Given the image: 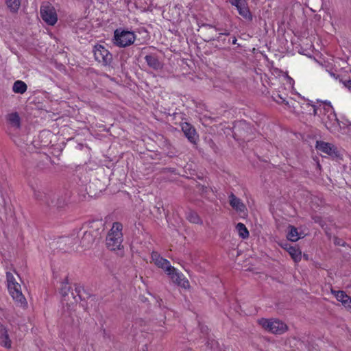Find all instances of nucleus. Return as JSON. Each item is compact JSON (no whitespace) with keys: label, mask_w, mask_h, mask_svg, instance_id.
Here are the masks:
<instances>
[{"label":"nucleus","mask_w":351,"mask_h":351,"mask_svg":"<svg viewBox=\"0 0 351 351\" xmlns=\"http://www.w3.org/2000/svg\"><path fill=\"white\" fill-rule=\"evenodd\" d=\"M123 226L121 223L114 222L106 238V245L108 250L111 251L119 250V255L122 256L123 252L121 250L123 247Z\"/></svg>","instance_id":"nucleus-1"},{"label":"nucleus","mask_w":351,"mask_h":351,"mask_svg":"<svg viewBox=\"0 0 351 351\" xmlns=\"http://www.w3.org/2000/svg\"><path fill=\"white\" fill-rule=\"evenodd\" d=\"M99 235L100 232L99 229H95L92 227L87 230H85V228H82L79 231H76V238L78 239V245L84 250L90 248Z\"/></svg>","instance_id":"nucleus-2"},{"label":"nucleus","mask_w":351,"mask_h":351,"mask_svg":"<svg viewBox=\"0 0 351 351\" xmlns=\"http://www.w3.org/2000/svg\"><path fill=\"white\" fill-rule=\"evenodd\" d=\"M258 323L265 330L273 334L281 335L288 330L287 325L278 319L261 318L258 320Z\"/></svg>","instance_id":"nucleus-3"},{"label":"nucleus","mask_w":351,"mask_h":351,"mask_svg":"<svg viewBox=\"0 0 351 351\" xmlns=\"http://www.w3.org/2000/svg\"><path fill=\"white\" fill-rule=\"evenodd\" d=\"M136 36L133 32L116 29L114 32V44L119 47H126L134 43Z\"/></svg>","instance_id":"nucleus-4"},{"label":"nucleus","mask_w":351,"mask_h":351,"mask_svg":"<svg viewBox=\"0 0 351 351\" xmlns=\"http://www.w3.org/2000/svg\"><path fill=\"white\" fill-rule=\"evenodd\" d=\"M325 111L326 113L322 118V123L330 132H339L341 126L339 121L337 119V114L333 110L332 107L329 106L327 109H325Z\"/></svg>","instance_id":"nucleus-5"},{"label":"nucleus","mask_w":351,"mask_h":351,"mask_svg":"<svg viewBox=\"0 0 351 351\" xmlns=\"http://www.w3.org/2000/svg\"><path fill=\"white\" fill-rule=\"evenodd\" d=\"M95 60L103 66H109L112 61V55L101 45H95L93 49Z\"/></svg>","instance_id":"nucleus-6"},{"label":"nucleus","mask_w":351,"mask_h":351,"mask_svg":"<svg viewBox=\"0 0 351 351\" xmlns=\"http://www.w3.org/2000/svg\"><path fill=\"white\" fill-rule=\"evenodd\" d=\"M40 16L49 25H55L58 21L55 8L48 2L43 3L40 6Z\"/></svg>","instance_id":"nucleus-7"},{"label":"nucleus","mask_w":351,"mask_h":351,"mask_svg":"<svg viewBox=\"0 0 351 351\" xmlns=\"http://www.w3.org/2000/svg\"><path fill=\"white\" fill-rule=\"evenodd\" d=\"M9 293L12 296L15 304L18 306L25 308L27 305V300L21 291V287L19 283L11 284L8 287Z\"/></svg>","instance_id":"nucleus-8"},{"label":"nucleus","mask_w":351,"mask_h":351,"mask_svg":"<svg viewBox=\"0 0 351 351\" xmlns=\"http://www.w3.org/2000/svg\"><path fill=\"white\" fill-rule=\"evenodd\" d=\"M152 259L156 265L165 269L167 273L175 270V268L170 265L169 261L161 257L156 252H153L152 253Z\"/></svg>","instance_id":"nucleus-9"},{"label":"nucleus","mask_w":351,"mask_h":351,"mask_svg":"<svg viewBox=\"0 0 351 351\" xmlns=\"http://www.w3.org/2000/svg\"><path fill=\"white\" fill-rule=\"evenodd\" d=\"M316 148L332 157L338 158L339 156L337 147L331 143L317 141Z\"/></svg>","instance_id":"nucleus-10"},{"label":"nucleus","mask_w":351,"mask_h":351,"mask_svg":"<svg viewBox=\"0 0 351 351\" xmlns=\"http://www.w3.org/2000/svg\"><path fill=\"white\" fill-rule=\"evenodd\" d=\"M182 130L188 140L195 143L198 139V135L194 127L189 123L184 122L181 125Z\"/></svg>","instance_id":"nucleus-11"},{"label":"nucleus","mask_w":351,"mask_h":351,"mask_svg":"<svg viewBox=\"0 0 351 351\" xmlns=\"http://www.w3.org/2000/svg\"><path fill=\"white\" fill-rule=\"evenodd\" d=\"M202 33L204 36V40L207 42H210L212 40H215L216 32L219 31L220 29L216 27H214L210 24H203L202 25Z\"/></svg>","instance_id":"nucleus-12"},{"label":"nucleus","mask_w":351,"mask_h":351,"mask_svg":"<svg viewBox=\"0 0 351 351\" xmlns=\"http://www.w3.org/2000/svg\"><path fill=\"white\" fill-rule=\"evenodd\" d=\"M173 282L178 285L186 289L189 287V280L184 276L182 273H178L176 270L171 271L168 273Z\"/></svg>","instance_id":"nucleus-13"},{"label":"nucleus","mask_w":351,"mask_h":351,"mask_svg":"<svg viewBox=\"0 0 351 351\" xmlns=\"http://www.w3.org/2000/svg\"><path fill=\"white\" fill-rule=\"evenodd\" d=\"M145 60L149 67L154 70H160L163 67V64L159 60L158 56L155 53L147 54L145 56Z\"/></svg>","instance_id":"nucleus-14"},{"label":"nucleus","mask_w":351,"mask_h":351,"mask_svg":"<svg viewBox=\"0 0 351 351\" xmlns=\"http://www.w3.org/2000/svg\"><path fill=\"white\" fill-rule=\"evenodd\" d=\"M6 121L14 130H19L21 128V118L16 112L8 114L6 115Z\"/></svg>","instance_id":"nucleus-15"},{"label":"nucleus","mask_w":351,"mask_h":351,"mask_svg":"<svg viewBox=\"0 0 351 351\" xmlns=\"http://www.w3.org/2000/svg\"><path fill=\"white\" fill-rule=\"evenodd\" d=\"M0 346L7 349L12 347V341L8 335V330L2 325H0Z\"/></svg>","instance_id":"nucleus-16"},{"label":"nucleus","mask_w":351,"mask_h":351,"mask_svg":"<svg viewBox=\"0 0 351 351\" xmlns=\"http://www.w3.org/2000/svg\"><path fill=\"white\" fill-rule=\"evenodd\" d=\"M34 195L36 199L47 206H51L53 203V199H51V197L43 191L34 190Z\"/></svg>","instance_id":"nucleus-17"},{"label":"nucleus","mask_w":351,"mask_h":351,"mask_svg":"<svg viewBox=\"0 0 351 351\" xmlns=\"http://www.w3.org/2000/svg\"><path fill=\"white\" fill-rule=\"evenodd\" d=\"M229 203L232 208L237 212L242 213L245 210V206L241 199L236 197L232 193L229 195Z\"/></svg>","instance_id":"nucleus-18"},{"label":"nucleus","mask_w":351,"mask_h":351,"mask_svg":"<svg viewBox=\"0 0 351 351\" xmlns=\"http://www.w3.org/2000/svg\"><path fill=\"white\" fill-rule=\"evenodd\" d=\"M58 243L68 245L69 248L73 247L75 245L78 244V239L76 238V232L74 231L71 236L60 238Z\"/></svg>","instance_id":"nucleus-19"},{"label":"nucleus","mask_w":351,"mask_h":351,"mask_svg":"<svg viewBox=\"0 0 351 351\" xmlns=\"http://www.w3.org/2000/svg\"><path fill=\"white\" fill-rule=\"evenodd\" d=\"M283 247L287 250L295 263L300 261L302 253L299 248L295 246H291L289 244H285Z\"/></svg>","instance_id":"nucleus-20"},{"label":"nucleus","mask_w":351,"mask_h":351,"mask_svg":"<svg viewBox=\"0 0 351 351\" xmlns=\"http://www.w3.org/2000/svg\"><path fill=\"white\" fill-rule=\"evenodd\" d=\"M237 9L239 12V14L241 16H242L245 19L249 21H251L252 20V15L250 11L246 1L241 5H239V7Z\"/></svg>","instance_id":"nucleus-21"},{"label":"nucleus","mask_w":351,"mask_h":351,"mask_svg":"<svg viewBox=\"0 0 351 351\" xmlns=\"http://www.w3.org/2000/svg\"><path fill=\"white\" fill-rule=\"evenodd\" d=\"M27 88V84L21 80L16 81L12 86V91L15 93L23 94Z\"/></svg>","instance_id":"nucleus-22"},{"label":"nucleus","mask_w":351,"mask_h":351,"mask_svg":"<svg viewBox=\"0 0 351 351\" xmlns=\"http://www.w3.org/2000/svg\"><path fill=\"white\" fill-rule=\"evenodd\" d=\"M306 3L314 12L320 10L323 7V0H307Z\"/></svg>","instance_id":"nucleus-23"},{"label":"nucleus","mask_w":351,"mask_h":351,"mask_svg":"<svg viewBox=\"0 0 351 351\" xmlns=\"http://www.w3.org/2000/svg\"><path fill=\"white\" fill-rule=\"evenodd\" d=\"M236 230L242 239H245L249 237V231L243 223H238L236 226Z\"/></svg>","instance_id":"nucleus-24"},{"label":"nucleus","mask_w":351,"mask_h":351,"mask_svg":"<svg viewBox=\"0 0 351 351\" xmlns=\"http://www.w3.org/2000/svg\"><path fill=\"white\" fill-rule=\"evenodd\" d=\"M186 219L191 223L201 224L202 223V221L200 219L199 216L195 211L190 210L186 213Z\"/></svg>","instance_id":"nucleus-25"},{"label":"nucleus","mask_w":351,"mask_h":351,"mask_svg":"<svg viewBox=\"0 0 351 351\" xmlns=\"http://www.w3.org/2000/svg\"><path fill=\"white\" fill-rule=\"evenodd\" d=\"M289 228L290 230L287 235V238L291 241H297L300 239L297 228L292 226H289Z\"/></svg>","instance_id":"nucleus-26"},{"label":"nucleus","mask_w":351,"mask_h":351,"mask_svg":"<svg viewBox=\"0 0 351 351\" xmlns=\"http://www.w3.org/2000/svg\"><path fill=\"white\" fill-rule=\"evenodd\" d=\"M5 3L12 12H16L21 5V0H5Z\"/></svg>","instance_id":"nucleus-27"},{"label":"nucleus","mask_w":351,"mask_h":351,"mask_svg":"<svg viewBox=\"0 0 351 351\" xmlns=\"http://www.w3.org/2000/svg\"><path fill=\"white\" fill-rule=\"evenodd\" d=\"M336 299L343 304L350 298L343 291H332Z\"/></svg>","instance_id":"nucleus-28"},{"label":"nucleus","mask_w":351,"mask_h":351,"mask_svg":"<svg viewBox=\"0 0 351 351\" xmlns=\"http://www.w3.org/2000/svg\"><path fill=\"white\" fill-rule=\"evenodd\" d=\"M234 129L239 132L241 136H243V138H245V134H243L241 130H251V128L246 122L241 121L237 125L234 127Z\"/></svg>","instance_id":"nucleus-29"},{"label":"nucleus","mask_w":351,"mask_h":351,"mask_svg":"<svg viewBox=\"0 0 351 351\" xmlns=\"http://www.w3.org/2000/svg\"><path fill=\"white\" fill-rule=\"evenodd\" d=\"M70 292V287L68 285L67 283H63L62 285V287L60 289V293L64 298V300H65V298L69 296V293Z\"/></svg>","instance_id":"nucleus-30"},{"label":"nucleus","mask_w":351,"mask_h":351,"mask_svg":"<svg viewBox=\"0 0 351 351\" xmlns=\"http://www.w3.org/2000/svg\"><path fill=\"white\" fill-rule=\"evenodd\" d=\"M6 279L8 282V287L9 285H11V284H18L14 275L10 271L6 272Z\"/></svg>","instance_id":"nucleus-31"},{"label":"nucleus","mask_w":351,"mask_h":351,"mask_svg":"<svg viewBox=\"0 0 351 351\" xmlns=\"http://www.w3.org/2000/svg\"><path fill=\"white\" fill-rule=\"evenodd\" d=\"M229 34H230V32L228 31H226L225 32H223V33H219V36L217 37V38H215V40H217V41H221L223 43V44H230V40H228L226 42L225 38L224 39L222 38V36H223V35L228 36Z\"/></svg>","instance_id":"nucleus-32"},{"label":"nucleus","mask_w":351,"mask_h":351,"mask_svg":"<svg viewBox=\"0 0 351 351\" xmlns=\"http://www.w3.org/2000/svg\"><path fill=\"white\" fill-rule=\"evenodd\" d=\"M245 1V0H230L231 4L234 5L237 8Z\"/></svg>","instance_id":"nucleus-33"},{"label":"nucleus","mask_w":351,"mask_h":351,"mask_svg":"<svg viewBox=\"0 0 351 351\" xmlns=\"http://www.w3.org/2000/svg\"><path fill=\"white\" fill-rule=\"evenodd\" d=\"M208 344H211V348H213L214 350L218 348V343L215 340H212L210 343H208Z\"/></svg>","instance_id":"nucleus-34"},{"label":"nucleus","mask_w":351,"mask_h":351,"mask_svg":"<svg viewBox=\"0 0 351 351\" xmlns=\"http://www.w3.org/2000/svg\"><path fill=\"white\" fill-rule=\"evenodd\" d=\"M346 308L351 310V298L343 304Z\"/></svg>","instance_id":"nucleus-35"},{"label":"nucleus","mask_w":351,"mask_h":351,"mask_svg":"<svg viewBox=\"0 0 351 351\" xmlns=\"http://www.w3.org/2000/svg\"><path fill=\"white\" fill-rule=\"evenodd\" d=\"M344 86L351 91V80H347L344 82Z\"/></svg>","instance_id":"nucleus-36"},{"label":"nucleus","mask_w":351,"mask_h":351,"mask_svg":"<svg viewBox=\"0 0 351 351\" xmlns=\"http://www.w3.org/2000/svg\"><path fill=\"white\" fill-rule=\"evenodd\" d=\"M201 330H202V332L203 333L206 332H207V330H208V328H207V326H202L201 327Z\"/></svg>","instance_id":"nucleus-37"},{"label":"nucleus","mask_w":351,"mask_h":351,"mask_svg":"<svg viewBox=\"0 0 351 351\" xmlns=\"http://www.w3.org/2000/svg\"><path fill=\"white\" fill-rule=\"evenodd\" d=\"M313 114L314 115H316L317 114V109L315 106H313Z\"/></svg>","instance_id":"nucleus-38"},{"label":"nucleus","mask_w":351,"mask_h":351,"mask_svg":"<svg viewBox=\"0 0 351 351\" xmlns=\"http://www.w3.org/2000/svg\"><path fill=\"white\" fill-rule=\"evenodd\" d=\"M237 39L236 38V37H234L232 39V45L237 44Z\"/></svg>","instance_id":"nucleus-39"},{"label":"nucleus","mask_w":351,"mask_h":351,"mask_svg":"<svg viewBox=\"0 0 351 351\" xmlns=\"http://www.w3.org/2000/svg\"><path fill=\"white\" fill-rule=\"evenodd\" d=\"M319 217H315V218H314L315 222H316V223L319 222Z\"/></svg>","instance_id":"nucleus-40"},{"label":"nucleus","mask_w":351,"mask_h":351,"mask_svg":"<svg viewBox=\"0 0 351 351\" xmlns=\"http://www.w3.org/2000/svg\"><path fill=\"white\" fill-rule=\"evenodd\" d=\"M71 295H72L73 298L75 300V302H77L75 296L74 295V293L73 292L71 293Z\"/></svg>","instance_id":"nucleus-41"},{"label":"nucleus","mask_w":351,"mask_h":351,"mask_svg":"<svg viewBox=\"0 0 351 351\" xmlns=\"http://www.w3.org/2000/svg\"><path fill=\"white\" fill-rule=\"evenodd\" d=\"M330 75H331V76L335 77V73H330Z\"/></svg>","instance_id":"nucleus-42"},{"label":"nucleus","mask_w":351,"mask_h":351,"mask_svg":"<svg viewBox=\"0 0 351 351\" xmlns=\"http://www.w3.org/2000/svg\"><path fill=\"white\" fill-rule=\"evenodd\" d=\"M184 351H193L191 349H187L186 350H184Z\"/></svg>","instance_id":"nucleus-43"},{"label":"nucleus","mask_w":351,"mask_h":351,"mask_svg":"<svg viewBox=\"0 0 351 351\" xmlns=\"http://www.w3.org/2000/svg\"><path fill=\"white\" fill-rule=\"evenodd\" d=\"M75 291L80 293V291H78L77 289H75Z\"/></svg>","instance_id":"nucleus-44"},{"label":"nucleus","mask_w":351,"mask_h":351,"mask_svg":"<svg viewBox=\"0 0 351 351\" xmlns=\"http://www.w3.org/2000/svg\"><path fill=\"white\" fill-rule=\"evenodd\" d=\"M75 291L80 293V291H78L77 289H75Z\"/></svg>","instance_id":"nucleus-45"},{"label":"nucleus","mask_w":351,"mask_h":351,"mask_svg":"<svg viewBox=\"0 0 351 351\" xmlns=\"http://www.w3.org/2000/svg\"><path fill=\"white\" fill-rule=\"evenodd\" d=\"M75 291L80 293V291H78L77 289H75Z\"/></svg>","instance_id":"nucleus-46"},{"label":"nucleus","mask_w":351,"mask_h":351,"mask_svg":"<svg viewBox=\"0 0 351 351\" xmlns=\"http://www.w3.org/2000/svg\"><path fill=\"white\" fill-rule=\"evenodd\" d=\"M336 244L340 245L339 241H337V243H336Z\"/></svg>","instance_id":"nucleus-47"},{"label":"nucleus","mask_w":351,"mask_h":351,"mask_svg":"<svg viewBox=\"0 0 351 351\" xmlns=\"http://www.w3.org/2000/svg\"><path fill=\"white\" fill-rule=\"evenodd\" d=\"M143 351H146V350H143Z\"/></svg>","instance_id":"nucleus-48"},{"label":"nucleus","mask_w":351,"mask_h":351,"mask_svg":"<svg viewBox=\"0 0 351 351\" xmlns=\"http://www.w3.org/2000/svg\"><path fill=\"white\" fill-rule=\"evenodd\" d=\"M350 125H351V124H350Z\"/></svg>","instance_id":"nucleus-49"}]
</instances>
